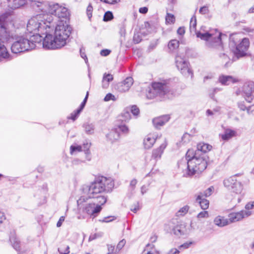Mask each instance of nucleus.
<instances>
[{
	"label": "nucleus",
	"instance_id": "5",
	"mask_svg": "<svg viewBox=\"0 0 254 254\" xmlns=\"http://www.w3.org/2000/svg\"><path fill=\"white\" fill-rule=\"evenodd\" d=\"M187 175L191 176L196 173H199L207 167V156L205 154H197L193 149H189L187 152Z\"/></svg>",
	"mask_w": 254,
	"mask_h": 254
},
{
	"label": "nucleus",
	"instance_id": "63",
	"mask_svg": "<svg viewBox=\"0 0 254 254\" xmlns=\"http://www.w3.org/2000/svg\"><path fill=\"white\" fill-rule=\"evenodd\" d=\"M108 253L107 254H112L114 250V246L111 245H107Z\"/></svg>",
	"mask_w": 254,
	"mask_h": 254
},
{
	"label": "nucleus",
	"instance_id": "38",
	"mask_svg": "<svg viewBox=\"0 0 254 254\" xmlns=\"http://www.w3.org/2000/svg\"><path fill=\"white\" fill-rule=\"evenodd\" d=\"M175 21V17L172 14L167 13L166 16V23L167 24H173Z\"/></svg>",
	"mask_w": 254,
	"mask_h": 254
},
{
	"label": "nucleus",
	"instance_id": "15",
	"mask_svg": "<svg viewBox=\"0 0 254 254\" xmlns=\"http://www.w3.org/2000/svg\"><path fill=\"white\" fill-rule=\"evenodd\" d=\"M252 214V211L242 210L238 212L231 213L228 216L229 224L241 221L243 218L251 216Z\"/></svg>",
	"mask_w": 254,
	"mask_h": 254
},
{
	"label": "nucleus",
	"instance_id": "25",
	"mask_svg": "<svg viewBox=\"0 0 254 254\" xmlns=\"http://www.w3.org/2000/svg\"><path fill=\"white\" fill-rule=\"evenodd\" d=\"M120 133L118 132L116 128L112 129L106 135L107 139L112 142L118 140L120 138Z\"/></svg>",
	"mask_w": 254,
	"mask_h": 254
},
{
	"label": "nucleus",
	"instance_id": "14",
	"mask_svg": "<svg viewBox=\"0 0 254 254\" xmlns=\"http://www.w3.org/2000/svg\"><path fill=\"white\" fill-rule=\"evenodd\" d=\"M152 86L157 95L161 97L167 95L169 92V88L164 82H154L152 83Z\"/></svg>",
	"mask_w": 254,
	"mask_h": 254
},
{
	"label": "nucleus",
	"instance_id": "60",
	"mask_svg": "<svg viewBox=\"0 0 254 254\" xmlns=\"http://www.w3.org/2000/svg\"><path fill=\"white\" fill-rule=\"evenodd\" d=\"M189 209V207L188 205H186L180 209L179 212H182L184 214H186L188 211Z\"/></svg>",
	"mask_w": 254,
	"mask_h": 254
},
{
	"label": "nucleus",
	"instance_id": "26",
	"mask_svg": "<svg viewBox=\"0 0 254 254\" xmlns=\"http://www.w3.org/2000/svg\"><path fill=\"white\" fill-rule=\"evenodd\" d=\"M214 224L219 227H224L229 224V219L224 217L218 216L214 220Z\"/></svg>",
	"mask_w": 254,
	"mask_h": 254
},
{
	"label": "nucleus",
	"instance_id": "1",
	"mask_svg": "<svg viewBox=\"0 0 254 254\" xmlns=\"http://www.w3.org/2000/svg\"><path fill=\"white\" fill-rule=\"evenodd\" d=\"M114 187V182L112 178L103 176L96 178L90 184L82 186V191L84 195L77 200V205L80 206L82 203L86 202L89 199H93L101 204H105L107 198L101 194L111 191Z\"/></svg>",
	"mask_w": 254,
	"mask_h": 254
},
{
	"label": "nucleus",
	"instance_id": "4",
	"mask_svg": "<svg viewBox=\"0 0 254 254\" xmlns=\"http://www.w3.org/2000/svg\"><path fill=\"white\" fill-rule=\"evenodd\" d=\"M7 14L6 13L0 15V42L4 45V43L10 41L11 39H15V41L12 44L11 49L14 54L25 52L20 45L19 41L16 37L12 33L10 28L13 26L12 22L8 23Z\"/></svg>",
	"mask_w": 254,
	"mask_h": 254
},
{
	"label": "nucleus",
	"instance_id": "21",
	"mask_svg": "<svg viewBox=\"0 0 254 254\" xmlns=\"http://www.w3.org/2000/svg\"><path fill=\"white\" fill-rule=\"evenodd\" d=\"M212 149V146L203 142L199 143L197 145V150L194 151L196 155L199 154L201 155L205 154L204 153L210 151Z\"/></svg>",
	"mask_w": 254,
	"mask_h": 254
},
{
	"label": "nucleus",
	"instance_id": "49",
	"mask_svg": "<svg viewBox=\"0 0 254 254\" xmlns=\"http://www.w3.org/2000/svg\"><path fill=\"white\" fill-rule=\"evenodd\" d=\"M113 220H114V217L108 216L104 217L102 219H100L99 221L101 222L108 223L112 221Z\"/></svg>",
	"mask_w": 254,
	"mask_h": 254
},
{
	"label": "nucleus",
	"instance_id": "50",
	"mask_svg": "<svg viewBox=\"0 0 254 254\" xmlns=\"http://www.w3.org/2000/svg\"><path fill=\"white\" fill-rule=\"evenodd\" d=\"M88 92H87L86 95L84 99L83 100V102L80 104V107L78 108L79 111H82V110H83V109L85 107V104L86 103L87 99V98H88Z\"/></svg>",
	"mask_w": 254,
	"mask_h": 254
},
{
	"label": "nucleus",
	"instance_id": "58",
	"mask_svg": "<svg viewBox=\"0 0 254 254\" xmlns=\"http://www.w3.org/2000/svg\"><path fill=\"white\" fill-rule=\"evenodd\" d=\"M246 110L247 111L248 114H251L254 111V105H252L248 107H246Z\"/></svg>",
	"mask_w": 254,
	"mask_h": 254
},
{
	"label": "nucleus",
	"instance_id": "51",
	"mask_svg": "<svg viewBox=\"0 0 254 254\" xmlns=\"http://www.w3.org/2000/svg\"><path fill=\"white\" fill-rule=\"evenodd\" d=\"M238 106L240 110L242 111H245L246 109V106L245 104L244 101H240L238 103Z\"/></svg>",
	"mask_w": 254,
	"mask_h": 254
},
{
	"label": "nucleus",
	"instance_id": "32",
	"mask_svg": "<svg viewBox=\"0 0 254 254\" xmlns=\"http://www.w3.org/2000/svg\"><path fill=\"white\" fill-rule=\"evenodd\" d=\"M187 164H188V158H187V154L186 155L185 158H182L180 160L178 163V167L181 169L184 170L185 169L186 171V176L187 175Z\"/></svg>",
	"mask_w": 254,
	"mask_h": 254
},
{
	"label": "nucleus",
	"instance_id": "31",
	"mask_svg": "<svg viewBox=\"0 0 254 254\" xmlns=\"http://www.w3.org/2000/svg\"><path fill=\"white\" fill-rule=\"evenodd\" d=\"M10 241L13 248L18 251L20 248V242L18 238L14 235H11L9 238Z\"/></svg>",
	"mask_w": 254,
	"mask_h": 254
},
{
	"label": "nucleus",
	"instance_id": "59",
	"mask_svg": "<svg viewBox=\"0 0 254 254\" xmlns=\"http://www.w3.org/2000/svg\"><path fill=\"white\" fill-rule=\"evenodd\" d=\"M65 217L61 216L57 223V226L60 227L62 226L63 222L64 221Z\"/></svg>",
	"mask_w": 254,
	"mask_h": 254
},
{
	"label": "nucleus",
	"instance_id": "48",
	"mask_svg": "<svg viewBox=\"0 0 254 254\" xmlns=\"http://www.w3.org/2000/svg\"><path fill=\"white\" fill-rule=\"evenodd\" d=\"M254 208V201L252 202H249L245 205L246 210H243L242 211H251L250 210Z\"/></svg>",
	"mask_w": 254,
	"mask_h": 254
},
{
	"label": "nucleus",
	"instance_id": "13",
	"mask_svg": "<svg viewBox=\"0 0 254 254\" xmlns=\"http://www.w3.org/2000/svg\"><path fill=\"white\" fill-rule=\"evenodd\" d=\"M254 91V83L252 81L246 82L242 89L243 95L245 96V100L249 103H251L253 99V92Z\"/></svg>",
	"mask_w": 254,
	"mask_h": 254
},
{
	"label": "nucleus",
	"instance_id": "41",
	"mask_svg": "<svg viewBox=\"0 0 254 254\" xmlns=\"http://www.w3.org/2000/svg\"><path fill=\"white\" fill-rule=\"evenodd\" d=\"M81 112V111H79V109H77L70 114V116L68 117V119H71L73 121H75L78 118Z\"/></svg>",
	"mask_w": 254,
	"mask_h": 254
},
{
	"label": "nucleus",
	"instance_id": "28",
	"mask_svg": "<svg viewBox=\"0 0 254 254\" xmlns=\"http://www.w3.org/2000/svg\"><path fill=\"white\" fill-rule=\"evenodd\" d=\"M236 133V131L227 128L225 130L224 133L221 135V138L224 140H228L232 137L235 136Z\"/></svg>",
	"mask_w": 254,
	"mask_h": 254
},
{
	"label": "nucleus",
	"instance_id": "33",
	"mask_svg": "<svg viewBox=\"0 0 254 254\" xmlns=\"http://www.w3.org/2000/svg\"><path fill=\"white\" fill-rule=\"evenodd\" d=\"M157 94L155 90H153L152 86L149 87L146 91V98L148 99H152L157 96Z\"/></svg>",
	"mask_w": 254,
	"mask_h": 254
},
{
	"label": "nucleus",
	"instance_id": "6",
	"mask_svg": "<svg viewBox=\"0 0 254 254\" xmlns=\"http://www.w3.org/2000/svg\"><path fill=\"white\" fill-rule=\"evenodd\" d=\"M31 0L36 4V7L39 8V10L45 13L49 14L51 16L54 15L59 18H66L68 15L67 8L58 3L37 0Z\"/></svg>",
	"mask_w": 254,
	"mask_h": 254
},
{
	"label": "nucleus",
	"instance_id": "10",
	"mask_svg": "<svg viewBox=\"0 0 254 254\" xmlns=\"http://www.w3.org/2000/svg\"><path fill=\"white\" fill-rule=\"evenodd\" d=\"M237 175H235L225 179L223 181V184L225 187L231 190L233 192L240 194H241L243 190V185L240 181L237 179Z\"/></svg>",
	"mask_w": 254,
	"mask_h": 254
},
{
	"label": "nucleus",
	"instance_id": "43",
	"mask_svg": "<svg viewBox=\"0 0 254 254\" xmlns=\"http://www.w3.org/2000/svg\"><path fill=\"white\" fill-rule=\"evenodd\" d=\"M208 217H209V214H208V212L207 211H201L197 215V218L199 220L202 218H207Z\"/></svg>",
	"mask_w": 254,
	"mask_h": 254
},
{
	"label": "nucleus",
	"instance_id": "53",
	"mask_svg": "<svg viewBox=\"0 0 254 254\" xmlns=\"http://www.w3.org/2000/svg\"><path fill=\"white\" fill-rule=\"evenodd\" d=\"M93 10V7L91 5H89L87 7V14L88 18L90 19L92 16V12Z\"/></svg>",
	"mask_w": 254,
	"mask_h": 254
},
{
	"label": "nucleus",
	"instance_id": "35",
	"mask_svg": "<svg viewBox=\"0 0 254 254\" xmlns=\"http://www.w3.org/2000/svg\"><path fill=\"white\" fill-rule=\"evenodd\" d=\"M58 251L61 254H68L69 253V247L68 245L62 244L58 248Z\"/></svg>",
	"mask_w": 254,
	"mask_h": 254
},
{
	"label": "nucleus",
	"instance_id": "61",
	"mask_svg": "<svg viewBox=\"0 0 254 254\" xmlns=\"http://www.w3.org/2000/svg\"><path fill=\"white\" fill-rule=\"evenodd\" d=\"M180 251L177 249H172L167 253V254H179Z\"/></svg>",
	"mask_w": 254,
	"mask_h": 254
},
{
	"label": "nucleus",
	"instance_id": "46",
	"mask_svg": "<svg viewBox=\"0 0 254 254\" xmlns=\"http://www.w3.org/2000/svg\"><path fill=\"white\" fill-rule=\"evenodd\" d=\"M110 100L116 101V97L111 93L107 94L104 98L105 101H109Z\"/></svg>",
	"mask_w": 254,
	"mask_h": 254
},
{
	"label": "nucleus",
	"instance_id": "54",
	"mask_svg": "<svg viewBox=\"0 0 254 254\" xmlns=\"http://www.w3.org/2000/svg\"><path fill=\"white\" fill-rule=\"evenodd\" d=\"M137 180L134 179L130 181V184H129V187L131 188V190H134L135 188V186L137 184Z\"/></svg>",
	"mask_w": 254,
	"mask_h": 254
},
{
	"label": "nucleus",
	"instance_id": "2",
	"mask_svg": "<svg viewBox=\"0 0 254 254\" xmlns=\"http://www.w3.org/2000/svg\"><path fill=\"white\" fill-rule=\"evenodd\" d=\"M54 26H52L43 39V47L44 49L55 50L64 46L69 37L71 28L61 21L55 26L56 21L53 18Z\"/></svg>",
	"mask_w": 254,
	"mask_h": 254
},
{
	"label": "nucleus",
	"instance_id": "45",
	"mask_svg": "<svg viewBox=\"0 0 254 254\" xmlns=\"http://www.w3.org/2000/svg\"><path fill=\"white\" fill-rule=\"evenodd\" d=\"M130 110L131 113L134 116H137L139 113V110L137 107V106L135 105L132 106L130 108Z\"/></svg>",
	"mask_w": 254,
	"mask_h": 254
},
{
	"label": "nucleus",
	"instance_id": "37",
	"mask_svg": "<svg viewBox=\"0 0 254 254\" xmlns=\"http://www.w3.org/2000/svg\"><path fill=\"white\" fill-rule=\"evenodd\" d=\"M213 190L214 188L213 187H210L204 191L199 192L197 194H201L202 195V197H207L209 196L212 194Z\"/></svg>",
	"mask_w": 254,
	"mask_h": 254
},
{
	"label": "nucleus",
	"instance_id": "55",
	"mask_svg": "<svg viewBox=\"0 0 254 254\" xmlns=\"http://www.w3.org/2000/svg\"><path fill=\"white\" fill-rule=\"evenodd\" d=\"M126 242L124 239L120 241V242L119 243L117 246V249H118L119 250H121L125 246Z\"/></svg>",
	"mask_w": 254,
	"mask_h": 254
},
{
	"label": "nucleus",
	"instance_id": "57",
	"mask_svg": "<svg viewBox=\"0 0 254 254\" xmlns=\"http://www.w3.org/2000/svg\"><path fill=\"white\" fill-rule=\"evenodd\" d=\"M208 12V9L207 7L203 6L201 7L199 9V12L202 14H205Z\"/></svg>",
	"mask_w": 254,
	"mask_h": 254
},
{
	"label": "nucleus",
	"instance_id": "17",
	"mask_svg": "<svg viewBox=\"0 0 254 254\" xmlns=\"http://www.w3.org/2000/svg\"><path fill=\"white\" fill-rule=\"evenodd\" d=\"M28 35V38L29 39L30 44H33L34 45V48L36 47V43H39L43 41L44 37L43 36H45V35H43L42 33H39V32H36V33L34 34H29L27 33Z\"/></svg>",
	"mask_w": 254,
	"mask_h": 254
},
{
	"label": "nucleus",
	"instance_id": "7",
	"mask_svg": "<svg viewBox=\"0 0 254 254\" xmlns=\"http://www.w3.org/2000/svg\"><path fill=\"white\" fill-rule=\"evenodd\" d=\"M250 45L248 38L241 39L237 34H232L230 37L229 46L235 56L237 58L245 56Z\"/></svg>",
	"mask_w": 254,
	"mask_h": 254
},
{
	"label": "nucleus",
	"instance_id": "29",
	"mask_svg": "<svg viewBox=\"0 0 254 254\" xmlns=\"http://www.w3.org/2000/svg\"><path fill=\"white\" fill-rule=\"evenodd\" d=\"M113 80V75L110 74L105 73L102 80V87L107 88L109 85V82Z\"/></svg>",
	"mask_w": 254,
	"mask_h": 254
},
{
	"label": "nucleus",
	"instance_id": "19",
	"mask_svg": "<svg viewBox=\"0 0 254 254\" xmlns=\"http://www.w3.org/2000/svg\"><path fill=\"white\" fill-rule=\"evenodd\" d=\"M170 119L168 115H164L154 118L153 121L154 126L156 128H159L161 127L166 124Z\"/></svg>",
	"mask_w": 254,
	"mask_h": 254
},
{
	"label": "nucleus",
	"instance_id": "36",
	"mask_svg": "<svg viewBox=\"0 0 254 254\" xmlns=\"http://www.w3.org/2000/svg\"><path fill=\"white\" fill-rule=\"evenodd\" d=\"M116 128L119 132H121L125 135H127L129 133V128L125 125H121L118 126Z\"/></svg>",
	"mask_w": 254,
	"mask_h": 254
},
{
	"label": "nucleus",
	"instance_id": "44",
	"mask_svg": "<svg viewBox=\"0 0 254 254\" xmlns=\"http://www.w3.org/2000/svg\"><path fill=\"white\" fill-rule=\"evenodd\" d=\"M113 18V15L112 12L107 11L106 12L104 16L103 20L105 21H110Z\"/></svg>",
	"mask_w": 254,
	"mask_h": 254
},
{
	"label": "nucleus",
	"instance_id": "3",
	"mask_svg": "<svg viewBox=\"0 0 254 254\" xmlns=\"http://www.w3.org/2000/svg\"><path fill=\"white\" fill-rule=\"evenodd\" d=\"M53 16L44 12L31 17L27 24V32L29 34L36 32L46 35L54 26Z\"/></svg>",
	"mask_w": 254,
	"mask_h": 254
},
{
	"label": "nucleus",
	"instance_id": "39",
	"mask_svg": "<svg viewBox=\"0 0 254 254\" xmlns=\"http://www.w3.org/2000/svg\"><path fill=\"white\" fill-rule=\"evenodd\" d=\"M82 151V147L81 145H71L70 147V153L73 154L75 152H80Z\"/></svg>",
	"mask_w": 254,
	"mask_h": 254
},
{
	"label": "nucleus",
	"instance_id": "23",
	"mask_svg": "<svg viewBox=\"0 0 254 254\" xmlns=\"http://www.w3.org/2000/svg\"><path fill=\"white\" fill-rule=\"evenodd\" d=\"M185 227L186 226L184 224H178L172 229L170 232L179 237L186 234Z\"/></svg>",
	"mask_w": 254,
	"mask_h": 254
},
{
	"label": "nucleus",
	"instance_id": "11",
	"mask_svg": "<svg viewBox=\"0 0 254 254\" xmlns=\"http://www.w3.org/2000/svg\"><path fill=\"white\" fill-rule=\"evenodd\" d=\"M176 64L182 74L187 76H192L193 73L189 67V63L185 59L179 56H176Z\"/></svg>",
	"mask_w": 254,
	"mask_h": 254
},
{
	"label": "nucleus",
	"instance_id": "24",
	"mask_svg": "<svg viewBox=\"0 0 254 254\" xmlns=\"http://www.w3.org/2000/svg\"><path fill=\"white\" fill-rule=\"evenodd\" d=\"M196 201L197 202L201 208L203 210L207 209L209 207V201L202 197L201 194H195Z\"/></svg>",
	"mask_w": 254,
	"mask_h": 254
},
{
	"label": "nucleus",
	"instance_id": "12",
	"mask_svg": "<svg viewBox=\"0 0 254 254\" xmlns=\"http://www.w3.org/2000/svg\"><path fill=\"white\" fill-rule=\"evenodd\" d=\"M19 30L17 29L15 32L16 34L14 35V37H16L18 41H19L20 45L23 48V51H27L34 49V45L32 43L30 44L28 35L27 33H25V35H18L19 33Z\"/></svg>",
	"mask_w": 254,
	"mask_h": 254
},
{
	"label": "nucleus",
	"instance_id": "34",
	"mask_svg": "<svg viewBox=\"0 0 254 254\" xmlns=\"http://www.w3.org/2000/svg\"><path fill=\"white\" fill-rule=\"evenodd\" d=\"M179 46V41L177 40H172L168 44V48L171 51H174Z\"/></svg>",
	"mask_w": 254,
	"mask_h": 254
},
{
	"label": "nucleus",
	"instance_id": "40",
	"mask_svg": "<svg viewBox=\"0 0 254 254\" xmlns=\"http://www.w3.org/2000/svg\"><path fill=\"white\" fill-rule=\"evenodd\" d=\"M196 26V18L195 16H193L190 21V30H195Z\"/></svg>",
	"mask_w": 254,
	"mask_h": 254
},
{
	"label": "nucleus",
	"instance_id": "9",
	"mask_svg": "<svg viewBox=\"0 0 254 254\" xmlns=\"http://www.w3.org/2000/svg\"><path fill=\"white\" fill-rule=\"evenodd\" d=\"M104 204H101L97 200L93 199L91 202L83 204V203L78 207L82 209V211L90 216L91 218H94L97 217L102 209V206Z\"/></svg>",
	"mask_w": 254,
	"mask_h": 254
},
{
	"label": "nucleus",
	"instance_id": "30",
	"mask_svg": "<svg viewBox=\"0 0 254 254\" xmlns=\"http://www.w3.org/2000/svg\"><path fill=\"white\" fill-rule=\"evenodd\" d=\"M83 127L87 134H91L94 133L95 127L92 123L89 122L85 123L83 124Z\"/></svg>",
	"mask_w": 254,
	"mask_h": 254
},
{
	"label": "nucleus",
	"instance_id": "18",
	"mask_svg": "<svg viewBox=\"0 0 254 254\" xmlns=\"http://www.w3.org/2000/svg\"><path fill=\"white\" fill-rule=\"evenodd\" d=\"M157 136L154 134H149L145 136L143 140V144L145 149L151 148L155 143Z\"/></svg>",
	"mask_w": 254,
	"mask_h": 254
},
{
	"label": "nucleus",
	"instance_id": "42",
	"mask_svg": "<svg viewBox=\"0 0 254 254\" xmlns=\"http://www.w3.org/2000/svg\"><path fill=\"white\" fill-rule=\"evenodd\" d=\"M220 57L222 59V61L225 63V65L228 64L230 60L229 56L226 53H220L219 54Z\"/></svg>",
	"mask_w": 254,
	"mask_h": 254
},
{
	"label": "nucleus",
	"instance_id": "20",
	"mask_svg": "<svg viewBox=\"0 0 254 254\" xmlns=\"http://www.w3.org/2000/svg\"><path fill=\"white\" fill-rule=\"evenodd\" d=\"M219 81L222 85H228L231 83L237 82L238 80L231 75H221L219 77Z\"/></svg>",
	"mask_w": 254,
	"mask_h": 254
},
{
	"label": "nucleus",
	"instance_id": "22",
	"mask_svg": "<svg viewBox=\"0 0 254 254\" xmlns=\"http://www.w3.org/2000/svg\"><path fill=\"white\" fill-rule=\"evenodd\" d=\"M167 145V142L166 140L165 139L164 142L160 145L159 148L153 150L152 155V158L155 159H160Z\"/></svg>",
	"mask_w": 254,
	"mask_h": 254
},
{
	"label": "nucleus",
	"instance_id": "64",
	"mask_svg": "<svg viewBox=\"0 0 254 254\" xmlns=\"http://www.w3.org/2000/svg\"><path fill=\"white\" fill-rule=\"evenodd\" d=\"M148 190V186L143 185L141 188V193L142 195L145 193Z\"/></svg>",
	"mask_w": 254,
	"mask_h": 254
},
{
	"label": "nucleus",
	"instance_id": "16",
	"mask_svg": "<svg viewBox=\"0 0 254 254\" xmlns=\"http://www.w3.org/2000/svg\"><path fill=\"white\" fill-rule=\"evenodd\" d=\"M133 83L132 78L128 77L123 81L118 83L116 85V89L120 92H125L129 89Z\"/></svg>",
	"mask_w": 254,
	"mask_h": 254
},
{
	"label": "nucleus",
	"instance_id": "52",
	"mask_svg": "<svg viewBox=\"0 0 254 254\" xmlns=\"http://www.w3.org/2000/svg\"><path fill=\"white\" fill-rule=\"evenodd\" d=\"M101 1L104 2V3L110 4H114L118 3L120 0H100Z\"/></svg>",
	"mask_w": 254,
	"mask_h": 254
},
{
	"label": "nucleus",
	"instance_id": "47",
	"mask_svg": "<svg viewBox=\"0 0 254 254\" xmlns=\"http://www.w3.org/2000/svg\"><path fill=\"white\" fill-rule=\"evenodd\" d=\"M91 143L88 142L87 141H86L84 142L82 146V150H83L84 152L87 151H89V148L90 147Z\"/></svg>",
	"mask_w": 254,
	"mask_h": 254
},
{
	"label": "nucleus",
	"instance_id": "27",
	"mask_svg": "<svg viewBox=\"0 0 254 254\" xmlns=\"http://www.w3.org/2000/svg\"><path fill=\"white\" fill-rule=\"evenodd\" d=\"M0 58L10 60L12 59L11 56L9 55L4 45H3L0 42Z\"/></svg>",
	"mask_w": 254,
	"mask_h": 254
},
{
	"label": "nucleus",
	"instance_id": "62",
	"mask_svg": "<svg viewBox=\"0 0 254 254\" xmlns=\"http://www.w3.org/2000/svg\"><path fill=\"white\" fill-rule=\"evenodd\" d=\"M185 30L184 27H180L177 30V33L180 35H183L185 34Z\"/></svg>",
	"mask_w": 254,
	"mask_h": 254
},
{
	"label": "nucleus",
	"instance_id": "56",
	"mask_svg": "<svg viewBox=\"0 0 254 254\" xmlns=\"http://www.w3.org/2000/svg\"><path fill=\"white\" fill-rule=\"evenodd\" d=\"M111 53V51L107 49L102 50L100 51V54L102 56H107Z\"/></svg>",
	"mask_w": 254,
	"mask_h": 254
},
{
	"label": "nucleus",
	"instance_id": "8",
	"mask_svg": "<svg viewBox=\"0 0 254 254\" xmlns=\"http://www.w3.org/2000/svg\"><path fill=\"white\" fill-rule=\"evenodd\" d=\"M221 33L217 29L211 30L204 33L196 32V37L206 41V45L209 48L220 47L223 48L221 42Z\"/></svg>",
	"mask_w": 254,
	"mask_h": 254
}]
</instances>
